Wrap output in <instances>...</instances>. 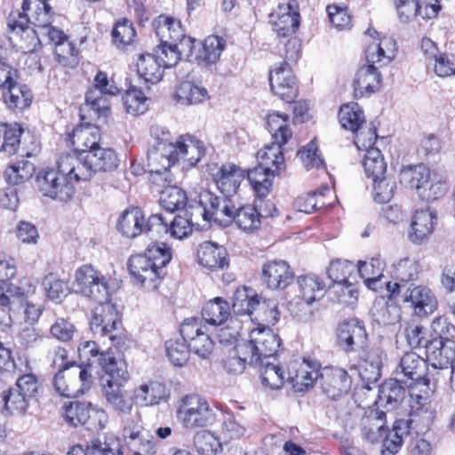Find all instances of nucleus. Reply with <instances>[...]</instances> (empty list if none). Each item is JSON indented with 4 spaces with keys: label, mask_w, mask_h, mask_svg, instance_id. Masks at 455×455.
<instances>
[{
    "label": "nucleus",
    "mask_w": 455,
    "mask_h": 455,
    "mask_svg": "<svg viewBox=\"0 0 455 455\" xmlns=\"http://www.w3.org/2000/svg\"><path fill=\"white\" fill-rule=\"evenodd\" d=\"M89 368V364H65L54 376L53 386L56 391L66 397H76L84 394L92 383Z\"/></svg>",
    "instance_id": "11"
},
{
    "label": "nucleus",
    "mask_w": 455,
    "mask_h": 455,
    "mask_svg": "<svg viewBox=\"0 0 455 455\" xmlns=\"http://www.w3.org/2000/svg\"><path fill=\"white\" fill-rule=\"evenodd\" d=\"M73 287L76 292L95 301L108 298V286L105 276L91 265L80 267L75 274Z\"/></svg>",
    "instance_id": "14"
},
{
    "label": "nucleus",
    "mask_w": 455,
    "mask_h": 455,
    "mask_svg": "<svg viewBox=\"0 0 455 455\" xmlns=\"http://www.w3.org/2000/svg\"><path fill=\"white\" fill-rule=\"evenodd\" d=\"M156 34L160 42L176 43L182 38L184 29L180 20L166 16H159L156 25Z\"/></svg>",
    "instance_id": "43"
},
{
    "label": "nucleus",
    "mask_w": 455,
    "mask_h": 455,
    "mask_svg": "<svg viewBox=\"0 0 455 455\" xmlns=\"http://www.w3.org/2000/svg\"><path fill=\"white\" fill-rule=\"evenodd\" d=\"M234 223L245 232H252L260 227V213L254 204L237 206L234 214Z\"/></svg>",
    "instance_id": "44"
},
{
    "label": "nucleus",
    "mask_w": 455,
    "mask_h": 455,
    "mask_svg": "<svg viewBox=\"0 0 455 455\" xmlns=\"http://www.w3.org/2000/svg\"><path fill=\"white\" fill-rule=\"evenodd\" d=\"M403 300L410 302L419 316H427L437 308V299L432 291L426 286H409L403 291Z\"/></svg>",
    "instance_id": "25"
},
{
    "label": "nucleus",
    "mask_w": 455,
    "mask_h": 455,
    "mask_svg": "<svg viewBox=\"0 0 455 455\" xmlns=\"http://www.w3.org/2000/svg\"><path fill=\"white\" fill-rule=\"evenodd\" d=\"M230 315V307L227 300L217 297L209 300L202 309L203 319L212 325H220Z\"/></svg>",
    "instance_id": "41"
},
{
    "label": "nucleus",
    "mask_w": 455,
    "mask_h": 455,
    "mask_svg": "<svg viewBox=\"0 0 455 455\" xmlns=\"http://www.w3.org/2000/svg\"><path fill=\"white\" fill-rule=\"evenodd\" d=\"M360 431L362 437L371 443H382L384 449V442L389 437L390 433L387 426V417L384 411H371L363 415L360 421Z\"/></svg>",
    "instance_id": "22"
},
{
    "label": "nucleus",
    "mask_w": 455,
    "mask_h": 455,
    "mask_svg": "<svg viewBox=\"0 0 455 455\" xmlns=\"http://www.w3.org/2000/svg\"><path fill=\"white\" fill-rule=\"evenodd\" d=\"M36 172L35 164L28 160L18 161L4 171V178L10 185H19L30 180Z\"/></svg>",
    "instance_id": "52"
},
{
    "label": "nucleus",
    "mask_w": 455,
    "mask_h": 455,
    "mask_svg": "<svg viewBox=\"0 0 455 455\" xmlns=\"http://www.w3.org/2000/svg\"><path fill=\"white\" fill-rule=\"evenodd\" d=\"M384 268L385 262L379 256L360 260L357 265L358 274L363 279L364 284L371 290L377 289V283L383 277Z\"/></svg>",
    "instance_id": "39"
},
{
    "label": "nucleus",
    "mask_w": 455,
    "mask_h": 455,
    "mask_svg": "<svg viewBox=\"0 0 455 455\" xmlns=\"http://www.w3.org/2000/svg\"><path fill=\"white\" fill-rule=\"evenodd\" d=\"M228 253L225 248L212 242H204L200 244L197 251V258L200 265L214 271L223 269L228 265Z\"/></svg>",
    "instance_id": "31"
},
{
    "label": "nucleus",
    "mask_w": 455,
    "mask_h": 455,
    "mask_svg": "<svg viewBox=\"0 0 455 455\" xmlns=\"http://www.w3.org/2000/svg\"><path fill=\"white\" fill-rule=\"evenodd\" d=\"M300 15L299 4L296 0H290L287 4H280L269 15V23L273 31L280 37L291 36L299 27Z\"/></svg>",
    "instance_id": "19"
},
{
    "label": "nucleus",
    "mask_w": 455,
    "mask_h": 455,
    "mask_svg": "<svg viewBox=\"0 0 455 455\" xmlns=\"http://www.w3.org/2000/svg\"><path fill=\"white\" fill-rule=\"evenodd\" d=\"M319 383L323 393L336 400L347 395L352 379L347 371L339 367H324L319 373Z\"/></svg>",
    "instance_id": "20"
},
{
    "label": "nucleus",
    "mask_w": 455,
    "mask_h": 455,
    "mask_svg": "<svg viewBox=\"0 0 455 455\" xmlns=\"http://www.w3.org/2000/svg\"><path fill=\"white\" fill-rule=\"evenodd\" d=\"M419 273V266L415 259L410 258L400 259L394 265L393 274L396 281L394 283H387L388 290L393 294L403 292V290L408 288L407 283L410 281L418 278Z\"/></svg>",
    "instance_id": "30"
},
{
    "label": "nucleus",
    "mask_w": 455,
    "mask_h": 455,
    "mask_svg": "<svg viewBox=\"0 0 455 455\" xmlns=\"http://www.w3.org/2000/svg\"><path fill=\"white\" fill-rule=\"evenodd\" d=\"M155 143L148 152V167L152 182L172 181L170 168L182 161L188 166H195L204 156L205 148L202 141L190 135L180 136L173 140L170 132L161 129L153 132Z\"/></svg>",
    "instance_id": "2"
},
{
    "label": "nucleus",
    "mask_w": 455,
    "mask_h": 455,
    "mask_svg": "<svg viewBox=\"0 0 455 455\" xmlns=\"http://www.w3.org/2000/svg\"><path fill=\"white\" fill-rule=\"evenodd\" d=\"M339 346L346 352L358 351L367 344V333L363 323L356 319L342 322L337 329Z\"/></svg>",
    "instance_id": "21"
},
{
    "label": "nucleus",
    "mask_w": 455,
    "mask_h": 455,
    "mask_svg": "<svg viewBox=\"0 0 455 455\" xmlns=\"http://www.w3.org/2000/svg\"><path fill=\"white\" fill-rule=\"evenodd\" d=\"M294 274L289 264L282 259L269 260L262 267V279L272 290H283L291 283Z\"/></svg>",
    "instance_id": "23"
},
{
    "label": "nucleus",
    "mask_w": 455,
    "mask_h": 455,
    "mask_svg": "<svg viewBox=\"0 0 455 455\" xmlns=\"http://www.w3.org/2000/svg\"><path fill=\"white\" fill-rule=\"evenodd\" d=\"M155 184V182H153ZM169 182L160 181V184L156 183L159 187H164V184ZM188 201L186 193L179 187L166 186L161 191L160 204L168 212H173L174 211L183 208Z\"/></svg>",
    "instance_id": "48"
},
{
    "label": "nucleus",
    "mask_w": 455,
    "mask_h": 455,
    "mask_svg": "<svg viewBox=\"0 0 455 455\" xmlns=\"http://www.w3.org/2000/svg\"><path fill=\"white\" fill-rule=\"evenodd\" d=\"M427 370V361L416 353L409 352L401 357L395 374L405 380L419 382L426 376Z\"/></svg>",
    "instance_id": "28"
},
{
    "label": "nucleus",
    "mask_w": 455,
    "mask_h": 455,
    "mask_svg": "<svg viewBox=\"0 0 455 455\" xmlns=\"http://www.w3.org/2000/svg\"><path fill=\"white\" fill-rule=\"evenodd\" d=\"M21 128L17 124H0V151L13 155L20 145Z\"/></svg>",
    "instance_id": "53"
},
{
    "label": "nucleus",
    "mask_w": 455,
    "mask_h": 455,
    "mask_svg": "<svg viewBox=\"0 0 455 455\" xmlns=\"http://www.w3.org/2000/svg\"><path fill=\"white\" fill-rule=\"evenodd\" d=\"M176 418L185 429L195 430L212 426L217 413L204 397L191 394L179 400Z\"/></svg>",
    "instance_id": "9"
},
{
    "label": "nucleus",
    "mask_w": 455,
    "mask_h": 455,
    "mask_svg": "<svg viewBox=\"0 0 455 455\" xmlns=\"http://www.w3.org/2000/svg\"><path fill=\"white\" fill-rule=\"evenodd\" d=\"M242 343L236 345L226 357L222 363L225 371L229 374H241L246 364L255 365V358L250 353L243 355L241 352Z\"/></svg>",
    "instance_id": "50"
},
{
    "label": "nucleus",
    "mask_w": 455,
    "mask_h": 455,
    "mask_svg": "<svg viewBox=\"0 0 455 455\" xmlns=\"http://www.w3.org/2000/svg\"><path fill=\"white\" fill-rule=\"evenodd\" d=\"M52 8L39 0H23L21 9L7 19L9 40L23 52H34L42 44H59L68 37L53 26Z\"/></svg>",
    "instance_id": "1"
},
{
    "label": "nucleus",
    "mask_w": 455,
    "mask_h": 455,
    "mask_svg": "<svg viewBox=\"0 0 455 455\" xmlns=\"http://www.w3.org/2000/svg\"><path fill=\"white\" fill-rule=\"evenodd\" d=\"M166 355L172 363L175 366H183L189 358L190 349L186 339H171L165 342Z\"/></svg>",
    "instance_id": "56"
},
{
    "label": "nucleus",
    "mask_w": 455,
    "mask_h": 455,
    "mask_svg": "<svg viewBox=\"0 0 455 455\" xmlns=\"http://www.w3.org/2000/svg\"><path fill=\"white\" fill-rule=\"evenodd\" d=\"M118 162L115 150L99 147L94 150L78 153L77 155L68 154V158L63 162V168L68 172L75 169L76 181H87L97 172L116 170Z\"/></svg>",
    "instance_id": "6"
},
{
    "label": "nucleus",
    "mask_w": 455,
    "mask_h": 455,
    "mask_svg": "<svg viewBox=\"0 0 455 455\" xmlns=\"http://www.w3.org/2000/svg\"><path fill=\"white\" fill-rule=\"evenodd\" d=\"M245 173L234 164H225L214 174V180L221 194L232 196L236 193Z\"/></svg>",
    "instance_id": "29"
},
{
    "label": "nucleus",
    "mask_w": 455,
    "mask_h": 455,
    "mask_svg": "<svg viewBox=\"0 0 455 455\" xmlns=\"http://www.w3.org/2000/svg\"><path fill=\"white\" fill-rule=\"evenodd\" d=\"M236 205L232 196H216L204 190L198 196V204L190 205L189 208L203 216L206 221H214L222 227H228L234 221Z\"/></svg>",
    "instance_id": "10"
},
{
    "label": "nucleus",
    "mask_w": 455,
    "mask_h": 455,
    "mask_svg": "<svg viewBox=\"0 0 455 455\" xmlns=\"http://www.w3.org/2000/svg\"><path fill=\"white\" fill-rule=\"evenodd\" d=\"M97 302L99 304L92 312L91 329L94 333L108 336L110 340L114 341L116 339L114 331L117 330V325L121 324L119 312L116 307L108 299L105 302L104 300Z\"/></svg>",
    "instance_id": "17"
},
{
    "label": "nucleus",
    "mask_w": 455,
    "mask_h": 455,
    "mask_svg": "<svg viewBox=\"0 0 455 455\" xmlns=\"http://www.w3.org/2000/svg\"><path fill=\"white\" fill-rule=\"evenodd\" d=\"M89 405L81 402H70L65 406L64 418L68 423L76 427L84 425L90 418Z\"/></svg>",
    "instance_id": "64"
},
{
    "label": "nucleus",
    "mask_w": 455,
    "mask_h": 455,
    "mask_svg": "<svg viewBox=\"0 0 455 455\" xmlns=\"http://www.w3.org/2000/svg\"><path fill=\"white\" fill-rule=\"evenodd\" d=\"M137 72L145 82L156 84L162 79V66L154 54H141L137 61Z\"/></svg>",
    "instance_id": "49"
},
{
    "label": "nucleus",
    "mask_w": 455,
    "mask_h": 455,
    "mask_svg": "<svg viewBox=\"0 0 455 455\" xmlns=\"http://www.w3.org/2000/svg\"><path fill=\"white\" fill-rule=\"evenodd\" d=\"M435 419V411L429 407H419L412 410L407 419L395 420L389 437L384 442L381 455H395L403 443L405 437L424 435L429 431Z\"/></svg>",
    "instance_id": "7"
},
{
    "label": "nucleus",
    "mask_w": 455,
    "mask_h": 455,
    "mask_svg": "<svg viewBox=\"0 0 455 455\" xmlns=\"http://www.w3.org/2000/svg\"><path fill=\"white\" fill-rule=\"evenodd\" d=\"M436 221L435 212L430 208L417 210L411 222V239L414 243H421L434 230Z\"/></svg>",
    "instance_id": "36"
},
{
    "label": "nucleus",
    "mask_w": 455,
    "mask_h": 455,
    "mask_svg": "<svg viewBox=\"0 0 455 455\" xmlns=\"http://www.w3.org/2000/svg\"><path fill=\"white\" fill-rule=\"evenodd\" d=\"M289 116L272 112L267 115V130L272 136V140L278 143H287L291 138L292 132L288 125Z\"/></svg>",
    "instance_id": "46"
},
{
    "label": "nucleus",
    "mask_w": 455,
    "mask_h": 455,
    "mask_svg": "<svg viewBox=\"0 0 455 455\" xmlns=\"http://www.w3.org/2000/svg\"><path fill=\"white\" fill-rule=\"evenodd\" d=\"M30 290L25 291L20 287L11 283L4 282L0 285V307L3 310L15 312L16 309L23 306V296L25 292L28 293Z\"/></svg>",
    "instance_id": "47"
},
{
    "label": "nucleus",
    "mask_w": 455,
    "mask_h": 455,
    "mask_svg": "<svg viewBox=\"0 0 455 455\" xmlns=\"http://www.w3.org/2000/svg\"><path fill=\"white\" fill-rule=\"evenodd\" d=\"M281 345L279 336L265 326L253 329L250 332V339L242 342L241 352L250 353L255 358V365L263 364L265 360H273Z\"/></svg>",
    "instance_id": "13"
},
{
    "label": "nucleus",
    "mask_w": 455,
    "mask_h": 455,
    "mask_svg": "<svg viewBox=\"0 0 455 455\" xmlns=\"http://www.w3.org/2000/svg\"><path fill=\"white\" fill-rule=\"evenodd\" d=\"M363 165L367 177L371 178V180L387 175V164L380 150L377 148L367 150L363 156Z\"/></svg>",
    "instance_id": "54"
},
{
    "label": "nucleus",
    "mask_w": 455,
    "mask_h": 455,
    "mask_svg": "<svg viewBox=\"0 0 455 455\" xmlns=\"http://www.w3.org/2000/svg\"><path fill=\"white\" fill-rule=\"evenodd\" d=\"M320 363L311 358L297 357L288 366V381L296 392L308 390L319 379Z\"/></svg>",
    "instance_id": "16"
},
{
    "label": "nucleus",
    "mask_w": 455,
    "mask_h": 455,
    "mask_svg": "<svg viewBox=\"0 0 455 455\" xmlns=\"http://www.w3.org/2000/svg\"><path fill=\"white\" fill-rule=\"evenodd\" d=\"M339 118L342 127L351 132H357L365 121L363 110L355 102L341 106Z\"/></svg>",
    "instance_id": "51"
},
{
    "label": "nucleus",
    "mask_w": 455,
    "mask_h": 455,
    "mask_svg": "<svg viewBox=\"0 0 455 455\" xmlns=\"http://www.w3.org/2000/svg\"><path fill=\"white\" fill-rule=\"evenodd\" d=\"M401 382H405V379H390L385 381L379 390L378 403L391 410L402 403L405 397L406 390L401 385Z\"/></svg>",
    "instance_id": "38"
},
{
    "label": "nucleus",
    "mask_w": 455,
    "mask_h": 455,
    "mask_svg": "<svg viewBox=\"0 0 455 455\" xmlns=\"http://www.w3.org/2000/svg\"><path fill=\"white\" fill-rule=\"evenodd\" d=\"M275 176L278 175L273 173L272 168L260 164L247 172V179L259 197H265L268 195Z\"/></svg>",
    "instance_id": "40"
},
{
    "label": "nucleus",
    "mask_w": 455,
    "mask_h": 455,
    "mask_svg": "<svg viewBox=\"0 0 455 455\" xmlns=\"http://www.w3.org/2000/svg\"><path fill=\"white\" fill-rule=\"evenodd\" d=\"M285 144L273 140L271 144L266 145L257 154L259 164L272 168L274 174L281 175L286 168L283 151Z\"/></svg>",
    "instance_id": "35"
},
{
    "label": "nucleus",
    "mask_w": 455,
    "mask_h": 455,
    "mask_svg": "<svg viewBox=\"0 0 455 455\" xmlns=\"http://www.w3.org/2000/svg\"><path fill=\"white\" fill-rule=\"evenodd\" d=\"M427 357L432 360L434 366L443 369L452 366L455 362V345L443 342L442 339H431L427 346Z\"/></svg>",
    "instance_id": "37"
},
{
    "label": "nucleus",
    "mask_w": 455,
    "mask_h": 455,
    "mask_svg": "<svg viewBox=\"0 0 455 455\" xmlns=\"http://www.w3.org/2000/svg\"><path fill=\"white\" fill-rule=\"evenodd\" d=\"M194 445L203 455H212L221 451V443L210 431H199L194 435Z\"/></svg>",
    "instance_id": "60"
},
{
    "label": "nucleus",
    "mask_w": 455,
    "mask_h": 455,
    "mask_svg": "<svg viewBox=\"0 0 455 455\" xmlns=\"http://www.w3.org/2000/svg\"><path fill=\"white\" fill-rule=\"evenodd\" d=\"M2 100L8 109L22 111L31 105L33 93L27 84L17 80L2 92Z\"/></svg>",
    "instance_id": "32"
},
{
    "label": "nucleus",
    "mask_w": 455,
    "mask_h": 455,
    "mask_svg": "<svg viewBox=\"0 0 455 455\" xmlns=\"http://www.w3.org/2000/svg\"><path fill=\"white\" fill-rule=\"evenodd\" d=\"M100 367L109 376L104 386V395L111 408L122 417L124 420H130V424L140 421V416L134 410L132 399L124 393L121 386L128 379L126 370L117 365V361L110 353L101 355Z\"/></svg>",
    "instance_id": "4"
},
{
    "label": "nucleus",
    "mask_w": 455,
    "mask_h": 455,
    "mask_svg": "<svg viewBox=\"0 0 455 455\" xmlns=\"http://www.w3.org/2000/svg\"><path fill=\"white\" fill-rule=\"evenodd\" d=\"M395 52L396 42L392 37L385 36L379 43H373L368 46L366 50L368 65L358 69L354 80L355 97L371 94L379 88L381 74L378 69L391 62Z\"/></svg>",
    "instance_id": "3"
},
{
    "label": "nucleus",
    "mask_w": 455,
    "mask_h": 455,
    "mask_svg": "<svg viewBox=\"0 0 455 455\" xmlns=\"http://www.w3.org/2000/svg\"><path fill=\"white\" fill-rule=\"evenodd\" d=\"M355 271V265L348 260L336 259L330 263L327 269L331 284L338 283H348L351 275Z\"/></svg>",
    "instance_id": "61"
},
{
    "label": "nucleus",
    "mask_w": 455,
    "mask_h": 455,
    "mask_svg": "<svg viewBox=\"0 0 455 455\" xmlns=\"http://www.w3.org/2000/svg\"><path fill=\"white\" fill-rule=\"evenodd\" d=\"M226 47V41L218 36H209L203 44L202 58L208 64L216 63Z\"/></svg>",
    "instance_id": "63"
},
{
    "label": "nucleus",
    "mask_w": 455,
    "mask_h": 455,
    "mask_svg": "<svg viewBox=\"0 0 455 455\" xmlns=\"http://www.w3.org/2000/svg\"><path fill=\"white\" fill-rule=\"evenodd\" d=\"M140 421L130 424L124 420V433L129 438L127 444L133 455H154L156 453L155 438L148 432L140 431Z\"/></svg>",
    "instance_id": "24"
},
{
    "label": "nucleus",
    "mask_w": 455,
    "mask_h": 455,
    "mask_svg": "<svg viewBox=\"0 0 455 455\" xmlns=\"http://www.w3.org/2000/svg\"><path fill=\"white\" fill-rule=\"evenodd\" d=\"M4 410L9 415H24L28 408L30 399L11 387L4 396Z\"/></svg>",
    "instance_id": "59"
},
{
    "label": "nucleus",
    "mask_w": 455,
    "mask_h": 455,
    "mask_svg": "<svg viewBox=\"0 0 455 455\" xmlns=\"http://www.w3.org/2000/svg\"><path fill=\"white\" fill-rule=\"evenodd\" d=\"M42 285L51 300L61 301L68 294L67 283L53 273H50L44 277Z\"/></svg>",
    "instance_id": "58"
},
{
    "label": "nucleus",
    "mask_w": 455,
    "mask_h": 455,
    "mask_svg": "<svg viewBox=\"0 0 455 455\" xmlns=\"http://www.w3.org/2000/svg\"><path fill=\"white\" fill-rule=\"evenodd\" d=\"M396 182L393 176L384 175L372 180V195L376 203L389 202L395 195Z\"/></svg>",
    "instance_id": "57"
},
{
    "label": "nucleus",
    "mask_w": 455,
    "mask_h": 455,
    "mask_svg": "<svg viewBox=\"0 0 455 455\" xmlns=\"http://www.w3.org/2000/svg\"><path fill=\"white\" fill-rule=\"evenodd\" d=\"M180 336L186 339L190 351L202 359H207L214 348V342L203 331L202 321L196 317L187 318L180 326Z\"/></svg>",
    "instance_id": "15"
},
{
    "label": "nucleus",
    "mask_w": 455,
    "mask_h": 455,
    "mask_svg": "<svg viewBox=\"0 0 455 455\" xmlns=\"http://www.w3.org/2000/svg\"><path fill=\"white\" fill-rule=\"evenodd\" d=\"M145 215L139 207H130L123 212L117 222L118 231L128 238H134L144 231Z\"/></svg>",
    "instance_id": "33"
},
{
    "label": "nucleus",
    "mask_w": 455,
    "mask_h": 455,
    "mask_svg": "<svg viewBox=\"0 0 455 455\" xmlns=\"http://www.w3.org/2000/svg\"><path fill=\"white\" fill-rule=\"evenodd\" d=\"M400 181L414 188L418 196L425 201H434L446 192V184L433 182L430 170L424 164L403 167L400 172Z\"/></svg>",
    "instance_id": "12"
},
{
    "label": "nucleus",
    "mask_w": 455,
    "mask_h": 455,
    "mask_svg": "<svg viewBox=\"0 0 455 455\" xmlns=\"http://www.w3.org/2000/svg\"><path fill=\"white\" fill-rule=\"evenodd\" d=\"M68 136L75 150L83 153L100 147L101 133L99 126L86 124L75 127Z\"/></svg>",
    "instance_id": "27"
},
{
    "label": "nucleus",
    "mask_w": 455,
    "mask_h": 455,
    "mask_svg": "<svg viewBox=\"0 0 455 455\" xmlns=\"http://www.w3.org/2000/svg\"><path fill=\"white\" fill-rule=\"evenodd\" d=\"M269 84L272 92L287 103L298 97L299 86L287 62H281L270 70Z\"/></svg>",
    "instance_id": "18"
},
{
    "label": "nucleus",
    "mask_w": 455,
    "mask_h": 455,
    "mask_svg": "<svg viewBox=\"0 0 455 455\" xmlns=\"http://www.w3.org/2000/svg\"><path fill=\"white\" fill-rule=\"evenodd\" d=\"M260 367V377L264 386L269 387L271 389H278L284 383L283 370L270 360L263 361V364H257Z\"/></svg>",
    "instance_id": "55"
},
{
    "label": "nucleus",
    "mask_w": 455,
    "mask_h": 455,
    "mask_svg": "<svg viewBox=\"0 0 455 455\" xmlns=\"http://www.w3.org/2000/svg\"><path fill=\"white\" fill-rule=\"evenodd\" d=\"M172 259L171 249L165 243L149 244L143 254L128 260L131 275L148 290H155L164 276V267Z\"/></svg>",
    "instance_id": "5"
},
{
    "label": "nucleus",
    "mask_w": 455,
    "mask_h": 455,
    "mask_svg": "<svg viewBox=\"0 0 455 455\" xmlns=\"http://www.w3.org/2000/svg\"><path fill=\"white\" fill-rule=\"evenodd\" d=\"M302 300L308 307L323 297L327 284L315 274L299 275L297 279Z\"/></svg>",
    "instance_id": "34"
},
{
    "label": "nucleus",
    "mask_w": 455,
    "mask_h": 455,
    "mask_svg": "<svg viewBox=\"0 0 455 455\" xmlns=\"http://www.w3.org/2000/svg\"><path fill=\"white\" fill-rule=\"evenodd\" d=\"M259 301V297L252 289L245 286L237 288L233 296V310L236 315H251L256 311Z\"/></svg>",
    "instance_id": "42"
},
{
    "label": "nucleus",
    "mask_w": 455,
    "mask_h": 455,
    "mask_svg": "<svg viewBox=\"0 0 455 455\" xmlns=\"http://www.w3.org/2000/svg\"><path fill=\"white\" fill-rule=\"evenodd\" d=\"M174 98L182 105L199 104L208 98V92L203 86L185 81L177 88Z\"/></svg>",
    "instance_id": "45"
},
{
    "label": "nucleus",
    "mask_w": 455,
    "mask_h": 455,
    "mask_svg": "<svg viewBox=\"0 0 455 455\" xmlns=\"http://www.w3.org/2000/svg\"><path fill=\"white\" fill-rule=\"evenodd\" d=\"M170 392L166 386L156 380L140 384L133 391V397L140 406H154L167 402Z\"/></svg>",
    "instance_id": "26"
},
{
    "label": "nucleus",
    "mask_w": 455,
    "mask_h": 455,
    "mask_svg": "<svg viewBox=\"0 0 455 455\" xmlns=\"http://www.w3.org/2000/svg\"><path fill=\"white\" fill-rule=\"evenodd\" d=\"M68 155L59 158L58 170L49 169L39 172L36 180L37 190L44 196L60 201H68L74 193L75 188L72 180H75V169L68 172L63 168V162Z\"/></svg>",
    "instance_id": "8"
},
{
    "label": "nucleus",
    "mask_w": 455,
    "mask_h": 455,
    "mask_svg": "<svg viewBox=\"0 0 455 455\" xmlns=\"http://www.w3.org/2000/svg\"><path fill=\"white\" fill-rule=\"evenodd\" d=\"M193 215L194 212L189 213L188 210L184 216L177 215L169 222L168 234L175 239H183L188 236L193 230Z\"/></svg>",
    "instance_id": "62"
}]
</instances>
